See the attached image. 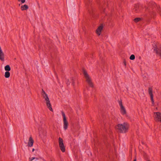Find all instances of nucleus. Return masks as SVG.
Here are the masks:
<instances>
[{"label":"nucleus","instance_id":"nucleus-9","mask_svg":"<svg viewBox=\"0 0 161 161\" xmlns=\"http://www.w3.org/2000/svg\"><path fill=\"white\" fill-rule=\"evenodd\" d=\"M34 142V141L32 137L31 136H30L28 142V147H32L33 145Z\"/></svg>","mask_w":161,"mask_h":161},{"label":"nucleus","instance_id":"nucleus-15","mask_svg":"<svg viewBox=\"0 0 161 161\" xmlns=\"http://www.w3.org/2000/svg\"><path fill=\"white\" fill-rule=\"evenodd\" d=\"M5 70L7 71H8L11 69V68L8 65H6L4 67Z\"/></svg>","mask_w":161,"mask_h":161},{"label":"nucleus","instance_id":"nucleus-13","mask_svg":"<svg viewBox=\"0 0 161 161\" xmlns=\"http://www.w3.org/2000/svg\"><path fill=\"white\" fill-rule=\"evenodd\" d=\"M46 131L44 130H42L39 131V135L41 137L45 136L46 135Z\"/></svg>","mask_w":161,"mask_h":161},{"label":"nucleus","instance_id":"nucleus-23","mask_svg":"<svg viewBox=\"0 0 161 161\" xmlns=\"http://www.w3.org/2000/svg\"><path fill=\"white\" fill-rule=\"evenodd\" d=\"M153 3L154 4H155V3H154V2H153Z\"/></svg>","mask_w":161,"mask_h":161},{"label":"nucleus","instance_id":"nucleus-5","mask_svg":"<svg viewBox=\"0 0 161 161\" xmlns=\"http://www.w3.org/2000/svg\"><path fill=\"white\" fill-rule=\"evenodd\" d=\"M58 143L59 145L60 149L62 152H64L65 151V147L63 143V139L60 138L59 137L58 138Z\"/></svg>","mask_w":161,"mask_h":161},{"label":"nucleus","instance_id":"nucleus-10","mask_svg":"<svg viewBox=\"0 0 161 161\" xmlns=\"http://www.w3.org/2000/svg\"><path fill=\"white\" fill-rule=\"evenodd\" d=\"M152 91L153 89L152 88H149L148 89V92L149 94L150 95V97H151V101L152 102V103L153 104L154 103V100H153V95L152 93Z\"/></svg>","mask_w":161,"mask_h":161},{"label":"nucleus","instance_id":"nucleus-20","mask_svg":"<svg viewBox=\"0 0 161 161\" xmlns=\"http://www.w3.org/2000/svg\"><path fill=\"white\" fill-rule=\"evenodd\" d=\"M19 1L21 2L22 3H25V0H19Z\"/></svg>","mask_w":161,"mask_h":161},{"label":"nucleus","instance_id":"nucleus-17","mask_svg":"<svg viewBox=\"0 0 161 161\" xmlns=\"http://www.w3.org/2000/svg\"><path fill=\"white\" fill-rule=\"evenodd\" d=\"M135 56L134 55H133V54L131 55L130 57V59L131 60H133L134 59H135Z\"/></svg>","mask_w":161,"mask_h":161},{"label":"nucleus","instance_id":"nucleus-16","mask_svg":"<svg viewBox=\"0 0 161 161\" xmlns=\"http://www.w3.org/2000/svg\"><path fill=\"white\" fill-rule=\"evenodd\" d=\"M10 76V74L9 72L6 71L5 72L4 76L6 78H8Z\"/></svg>","mask_w":161,"mask_h":161},{"label":"nucleus","instance_id":"nucleus-2","mask_svg":"<svg viewBox=\"0 0 161 161\" xmlns=\"http://www.w3.org/2000/svg\"><path fill=\"white\" fill-rule=\"evenodd\" d=\"M129 127V125L127 123H124L123 124H119L117 125L116 128L120 132H126Z\"/></svg>","mask_w":161,"mask_h":161},{"label":"nucleus","instance_id":"nucleus-22","mask_svg":"<svg viewBox=\"0 0 161 161\" xmlns=\"http://www.w3.org/2000/svg\"><path fill=\"white\" fill-rule=\"evenodd\" d=\"M136 161V158H135L134 159V161Z\"/></svg>","mask_w":161,"mask_h":161},{"label":"nucleus","instance_id":"nucleus-12","mask_svg":"<svg viewBox=\"0 0 161 161\" xmlns=\"http://www.w3.org/2000/svg\"><path fill=\"white\" fill-rule=\"evenodd\" d=\"M153 50L157 54L159 55L161 57V49L156 47L154 48Z\"/></svg>","mask_w":161,"mask_h":161},{"label":"nucleus","instance_id":"nucleus-3","mask_svg":"<svg viewBox=\"0 0 161 161\" xmlns=\"http://www.w3.org/2000/svg\"><path fill=\"white\" fill-rule=\"evenodd\" d=\"M83 73L84 76L86 79V82L90 86L92 87L93 86V85L92 81V80L90 77L89 76V75L87 74V73L85 70H83Z\"/></svg>","mask_w":161,"mask_h":161},{"label":"nucleus","instance_id":"nucleus-19","mask_svg":"<svg viewBox=\"0 0 161 161\" xmlns=\"http://www.w3.org/2000/svg\"><path fill=\"white\" fill-rule=\"evenodd\" d=\"M35 158L36 159V160L38 159V158H35V157H32L31 158H30L29 160H30V161H32L33 160H34V159H35Z\"/></svg>","mask_w":161,"mask_h":161},{"label":"nucleus","instance_id":"nucleus-6","mask_svg":"<svg viewBox=\"0 0 161 161\" xmlns=\"http://www.w3.org/2000/svg\"><path fill=\"white\" fill-rule=\"evenodd\" d=\"M154 117L156 121L161 122V114L159 112L154 113Z\"/></svg>","mask_w":161,"mask_h":161},{"label":"nucleus","instance_id":"nucleus-14","mask_svg":"<svg viewBox=\"0 0 161 161\" xmlns=\"http://www.w3.org/2000/svg\"><path fill=\"white\" fill-rule=\"evenodd\" d=\"M21 8L22 10H25L28 8V7L27 5L25 4L24 5L21 6Z\"/></svg>","mask_w":161,"mask_h":161},{"label":"nucleus","instance_id":"nucleus-18","mask_svg":"<svg viewBox=\"0 0 161 161\" xmlns=\"http://www.w3.org/2000/svg\"><path fill=\"white\" fill-rule=\"evenodd\" d=\"M141 20V18H136L134 19V21L136 22H137Z\"/></svg>","mask_w":161,"mask_h":161},{"label":"nucleus","instance_id":"nucleus-1","mask_svg":"<svg viewBox=\"0 0 161 161\" xmlns=\"http://www.w3.org/2000/svg\"><path fill=\"white\" fill-rule=\"evenodd\" d=\"M42 95L43 98L44 99L46 102L47 107L51 111H53V110L50 102V101L48 96V95L45 93L43 90H42Z\"/></svg>","mask_w":161,"mask_h":161},{"label":"nucleus","instance_id":"nucleus-8","mask_svg":"<svg viewBox=\"0 0 161 161\" xmlns=\"http://www.w3.org/2000/svg\"><path fill=\"white\" fill-rule=\"evenodd\" d=\"M119 105L120 107V112L121 113L123 114H125L126 113V111L125 108L123 106L121 102L119 103Z\"/></svg>","mask_w":161,"mask_h":161},{"label":"nucleus","instance_id":"nucleus-4","mask_svg":"<svg viewBox=\"0 0 161 161\" xmlns=\"http://www.w3.org/2000/svg\"><path fill=\"white\" fill-rule=\"evenodd\" d=\"M62 114L63 117V128L64 129L66 130L68 128V122L67 120L64 113L63 112H62Z\"/></svg>","mask_w":161,"mask_h":161},{"label":"nucleus","instance_id":"nucleus-11","mask_svg":"<svg viewBox=\"0 0 161 161\" xmlns=\"http://www.w3.org/2000/svg\"><path fill=\"white\" fill-rule=\"evenodd\" d=\"M103 29V26L102 25L99 26L96 30V33L98 36L100 35Z\"/></svg>","mask_w":161,"mask_h":161},{"label":"nucleus","instance_id":"nucleus-21","mask_svg":"<svg viewBox=\"0 0 161 161\" xmlns=\"http://www.w3.org/2000/svg\"><path fill=\"white\" fill-rule=\"evenodd\" d=\"M34 150H35V149L34 148H33L32 149V152H34Z\"/></svg>","mask_w":161,"mask_h":161},{"label":"nucleus","instance_id":"nucleus-7","mask_svg":"<svg viewBox=\"0 0 161 161\" xmlns=\"http://www.w3.org/2000/svg\"><path fill=\"white\" fill-rule=\"evenodd\" d=\"M75 79L74 77L71 78L70 79H66V83L67 85H69L70 83H72V85L74 86L75 85L74 80Z\"/></svg>","mask_w":161,"mask_h":161}]
</instances>
